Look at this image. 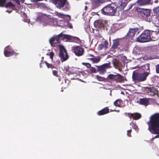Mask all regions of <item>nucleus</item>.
I'll use <instances>...</instances> for the list:
<instances>
[{"label":"nucleus","instance_id":"obj_1","mask_svg":"<svg viewBox=\"0 0 159 159\" xmlns=\"http://www.w3.org/2000/svg\"><path fill=\"white\" fill-rule=\"evenodd\" d=\"M149 129L153 134H159V113H156L150 117Z\"/></svg>","mask_w":159,"mask_h":159},{"label":"nucleus","instance_id":"obj_2","mask_svg":"<svg viewBox=\"0 0 159 159\" xmlns=\"http://www.w3.org/2000/svg\"><path fill=\"white\" fill-rule=\"evenodd\" d=\"M52 1L57 8L64 11H67L70 8L69 3L67 0H52Z\"/></svg>","mask_w":159,"mask_h":159},{"label":"nucleus","instance_id":"obj_3","mask_svg":"<svg viewBox=\"0 0 159 159\" xmlns=\"http://www.w3.org/2000/svg\"><path fill=\"white\" fill-rule=\"evenodd\" d=\"M117 7L114 4H108L101 10L102 13L106 15H113L116 12Z\"/></svg>","mask_w":159,"mask_h":159},{"label":"nucleus","instance_id":"obj_4","mask_svg":"<svg viewBox=\"0 0 159 159\" xmlns=\"http://www.w3.org/2000/svg\"><path fill=\"white\" fill-rule=\"evenodd\" d=\"M151 30H146L136 38V41L140 43H144L150 41Z\"/></svg>","mask_w":159,"mask_h":159},{"label":"nucleus","instance_id":"obj_5","mask_svg":"<svg viewBox=\"0 0 159 159\" xmlns=\"http://www.w3.org/2000/svg\"><path fill=\"white\" fill-rule=\"evenodd\" d=\"M148 74L147 72L139 73L134 72L133 73L132 78L134 80L138 82H142L146 80Z\"/></svg>","mask_w":159,"mask_h":159},{"label":"nucleus","instance_id":"obj_6","mask_svg":"<svg viewBox=\"0 0 159 159\" xmlns=\"http://www.w3.org/2000/svg\"><path fill=\"white\" fill-rule=\"evenodd\" d=\"M59 51V56L61 62L65 61L68 59L69 56L67 54V51L63 46H60Z\"/></svg>","mask_w":159,"mask_h":159},{"label":"nucleus","instance_id":"obj_7","mask_svg":"<svg viewBox=\"0 0 159 159\" xmlns=\"http://www.w3.org/2000/svg\"><path fill=\"white\" fill-rule=\"evenodd\" d=\"M107 78L117 82L121 83L123 81L124 78L123 76L119 74L114 75L112 74H109Z\"/></svg>","mask_w":159,"mask_h":159},{"label":"nucleus","instance_id":"obj_8","mask_svg":"<svg viewBox=\"0 0 159 159\" xmlns=\"http://www.w3.org/2000/svg\"><path fill=\"white\" fill-rule=\"evenodd\" d=\"M61 34L58 35L54 36L49 39V42L51 46L52 47H55L56 44L59 43L60 40H61Z\"/></svg>","mask_w":159,"mask_h":159},{"label":"nucleus","instance_id":"obj_9","mask_svg":"<svg viewBox=\"0 0 159 159\" xmlns=\"http://www.w3.org/2000/svg\"><path fill=\"white\" fill-rule=\"evenodd\" d=\"M107 23V21L100 19L96 20L94 22V24L95 27L98 28V30H104L105 26Z\"/></svg>","mask_w":159,"mask_h":159},{"label":"nucleus","instance_id":"obj_10","mask_svg":"<svg viewBox=\"0 0 159 159\" xmlns=\"http://www.w3.org/2000/svg\"><path fill=\"white\" fill-rule=\"evenodd\" d=\"M72 50L75 55L77 56L83 55L84 52V49L80 46L73 47Z\"/></svg>","mask_w":159,"mask_h":159},{"label":"nucleus","instance_id":"obj_11","mask_svg":"<svg viewBox=\"0 0 159 159\" xmlns=\"http://www.w3.org/2000/svg\"><path fill=\"white\" fill-rule=\"evenodd\" d=\"M110 63L104 64L101 66H96L98 67V71L101 74H103L106 72L107 69L109 68L110 67Z\"/></svg>","mask_w":159,"mask_h":159},{"label":"nucleus","instance_id":"obj_12","mask_svg":"<svg viewBox=\"0 0 159 159\" xmlns=\"http://www.w3.org/2000/svg\"><path fill=\"white\" fill-rule=\"evenodd\" d=\"M139 29L138 28H130L127 33L126 36L129 38H133L135 35V33Z\"/></svg>","mask_w":159,"mask_h":159},{"label":"nucleus","instance_id":"obj_13","mask_svg":"<svg viewBox=\"0 0 159 159\" xmlns=\"http://www.w3.org/2000/svg\"><path fill=\"white\" fill-rule=\"evenodd\" d=\"M150 39L153 41H155L159 39V31H155L151 30L150 33Z\"/></svg>","mask_w":159,"mask_h":159},{"label":"nucleus","instance_id":"obj_14","mask_svg":"<svg viewBox=\"0 0 159 159\" xmlns=\"http://www.w3.org/2000/svg\"><path fill=\"white\" fill-rule=\"evenodd\" d=\"M9 49H7V50H4V53L6 57H8L11 56L13 55L16 56L18 54V53H17L15 52L14 50L11 51H9Z\"/></svg>","mask_w":159,"mask_h":159},{"label":"nucleus","instance_id":"obj_15","mask_svg":"<svg viewBox=\"0 0 159 159\" xmlns=\"http://www.w3.org/2000/svg\"><path fill=\"white\" fill-rule=\"evenodd\" d=\"M141 14L142 16L145 19H147L150 16V11L147 9L143 10L141 11Z\"/></svg>","mask_w":159,"mask_h":159},{"label":"nucleus","instance_id":"obj_16","mask_svg":"<svg viewBox=\"0 0 159 159\" xmlns=\"http://www.w3.org/2000/svg\"><path fill=\"white\" fill-rule=\"evenodd\" d=\"M150 64H147L141 67V69L143 71V72H147L148 75L150 73Z\"/></svg>","mask_w":159,"mask_h":159},{"label":"nucleus","instance_id":"obj_17","mask_svg":"<svg viewBox=\"0 0 159 159\" xmlns=\"http://www.w3.org/2000/svg\"><path fill=\"white\" fill-rule=\"evenodd\" d=\"M109 110L108 107H105L97 112L98 116H102L106 114L109 112Z\"/></svg>","mask_w":159,"mask_h":159},{"label":"nucleus","instance_id":"obj_18","mask_svg":"<svg viewBox=\"0 0 159 159\" xmlns=\"http://www.w3.org/2000/svg\"><path fill=\"white\" fill-rule=\"evenodd\" d=\"M148 92L150 93L152 96L157 95L158 94V91L154 88H148L147 90Z\"/></svg>","mask_w":159,"mask_h":159},{"label":"nucleus","instance_id":"obj_19","mask_svg":"<svg viewBox=\"0 0 159 159\" xmlns=\"http://www.w3.org/2000/svg\"><path fill=\"white\" fill-rule=\"evenodd\" d=\"M151 0H138L137 3L140 6L150 4L151 3Z\"/></svg>","mask_w":159,"mask_h":159},{"label":"nucleus","instance_id":"obj_20","mask_svg":"<svg viewBox=\"0 0 159 159\" xmlns=\"http://www.w3.org/2000/svg\"><path fill=\"white\" fill-rule=\"evenodd\" d=\"M139 104L141 105L147 106L149 104V100L148 98H140L139 100Z\"/></svg>","mask_w":159,"mask_h":159},{"label":"nucleus","instance_id":"obj_21","mask_svg":"<svg viewBox=\"0 0 159 159\" xmlns=\"http://www.w3.org/2000/svg\"><path fill=\"white\" fill-rule=\"evenodd\" d=\"M141 117V115L138 112H135L132 113V118L134 120H137Z\"/></svg>","mask_w":159,"mask_h":159},{"label":"nucleus","instance_id":"obj_22","mask_svg":"<svg viewBox=\"0 0 159 159\" xmlns=\"http://www.w3.org/2000/svg\"><path fill=\"white\" fill-rule=\"evenodd\" d=\"M91 56L92 57H94L91 58H88V59L91 61L93 63H98L100 61V59L99 57H94L92 55H91Z\"/></svg>","mask_w":159,"mask_h":159},{"label":"nucleus","instance_id":"obj_23","mask_svg":"<svg viewBox=\"0 0 159 159\" xmlns=\"http://www.w3.org/2000/svg\"><path fill=\"white\" fill-rule=\"evenodd\" d=\"M4 7L7 8H10L12 10H13L15 7V5L11 2H9L7 3L5 5H4Z\"/></svg>","mask_w":159,"mask_h":159},{"label":"nucleus","instance_id":"obj_24","mask_svg":"<svg viewBox=\"0 0 159 159\" xmlns=\"http://www.w3.org/2000/svg\"><path fill=\"white\" fill-rule=\"evenodd\" d=\"M61 34V36L62 40H64L65 39H66L67 41H70L71 40V37L70 35L62 34V33Z\"/></svg>","mask_w":159,"mask_h":159},{"label":"nucleus","instance_id":"obj_25","mask_svg":"<svg viewBox=\"0 0 159 159\" xmlns=\"http://www.w3.org/2000/svg\"><path fill=\"white\" fill-rule=\"evenodd\" d=\"M37 5L38 7L40 9H44L47 8L46 4L43 3L38 2L37 3Z\"/></svg>","mask_w":159,"mask_h":159},{"label":"nucleus","instance_id":"obj_26","mask_svg":"<svg viewBox=\"0 0 159 159\" xmlns=\"http://www.w3.org/2000/svg\"><path fill=\"white\" fill-rule=\"evenodd\" d=\"M93 3L96 6H99L101 4L105 2V0H94Z\"/></svg>","mask_w":159,"mask_h":159},{"label":"nucleus","instance_id":"obj_27","mask_svg":"<svg viewBox=\"0 0 159 159\" xmlns=\"http://www.w3.org/2000/svg\"><path fill=\"white\" fill-rule=\"evenodd\" d=\"M119 45V42L118 40H115L114 42L112 45L113 48L115 49L117 48Z\"/></svg>","mask_w":159,"mask_h":159},{"label":"nucleus","instance_id":"obj_28","mask_svg":"<svg viewBox=\"0 0 159 159\" xmlns=\"http://www.w3.org/2000/svg\"><path fill=\"white\" fill-rule=\"evenodd\" d=\"M114 104L116 107H120L121 105V100L119 99H117L114 102Z\"/></svg>","mask_w":159,"mask_h":159},{"label":"nucleus","instance_id":"obj_29","mask_svg":"<svg viewBox=\"0 0 159 159\" xmlns=\"http://www.w3.org/2000/svg\"><path fill=\"white\" fill-rule=\"evenodd\" d=\"M44 63L46 64L48 68L53 69L55 68V66L52 64H49L46 61H45Z\"/></svg>","mask_w":159,"mask_h":159},{"label":"nucleus","instance_id":"obj_30","mask_svg":"<svg viewBox=\"0 0 159 159\" xmlns=\"http://www.w3.org/2000/svg\"><path fill=\"white\" fill-rule=\"evenodd\" d=\"M96 79L99 81H103L105 80V78L104 77L100 76L98 75H96Z\"/></svg>","mask_w":159,"mask_h":159},{"label":"nucleus","instance_id":"obj_31","mask_svg":"<svg viewBox=\"0 0 159 159\" xmlns=\"http://www.w3.org/2000/svg\"><path fill=\"white\" fill-rule=\"evenodd\" d=\"M63 70L66 74L69 75L70 73V71H69V67H64Z\"/></svg>","mask_w":159,"mask_h":159},{"label":"nucleus","instance_id":"obj_32","mask_svg":"<svg viewBox=\"0 0 159 159\" xmlns=\"http://www.w3.org/2000/svg\"><path fill=\"white\" fill-rule=\"evenodd\" d=\"M52 74L54 76H55L57 77H59V75H58V72L57 71L55 70H52Z\"/></svg>","mask_w":159,"mask_h":159},{"label":"nucleus","instance_id":"obj_33","mask_svg":"<svg viewBox=\"0 0 159 159\" xmlns=\"http://www.w3.org/2000/svg\"><path fill=\"white\" fill-rule=\"evenodd\" d=\"M6 2V0H0V7H4Z\"/></svg>","mask_w":159,"mask_h":159},{"label":"nucleus","instance_id":"obj_34","mask_svg":"<svg viewBox=\"0 0 159 159\" xmlns=\"http://www.w3.org/2000/svg\"><path fill=\"white\" fill-rule=\"evenodd\" d=\"M104 47V45L103 44H99L98 47V50H101Z\"/></svg>","mask_w":159,"mask_h":159},{"label":"nucleus","instance_id":"obj_35","mask_svg":"<svg viewBox=\"0 0 159 159\" xmlns=\"http://www.w3.org/2000/svg\"><path fill=\"white\" fill-rule=\"evenodd\" d=\"M90 71L92 73H95L96 72V70L95 68L93 67H91L90 68Z\"/></svg>","mask_w":159,"mask_h":159},{"label":"nucleus","instance_id":"obj_36","mask_svg":"<svg viewBox=\"0 0 159 159\" xmlns=\"http://www.w3.org/2000/svg\"><path fill=\"white\" fill-rule=\"evenodd\" d=\"M131 132H132L131 129H130L128 130L127 131V135L128 137H131Z\"/></svg>","mask_w":159,"mask_h":159},{"label":"nucleus","instance_id":"obj_37","mask_svg":"<svg viewBox=\"0 0 159 159\" xmlns=\"http://www.w3.org/2000/svg\"><path fill=\"white\" fill-rule=\"evenodd\" d=\"M155 68L156 72L159 74V64L156 65Z\"/></svg>","mask_w":159,"mask_h":159},{"label":"nucleus","instance_id":"obj_38","mask_svg":"<svg viewBox=\"0 0 159 159\" xmlns=\"http://www.w3.org/2000/svg\"><path fill=\"white\" fill-rule=\"evenodd\" d=\"M125 115L126 116H128L129 117V118L131 119V118H132V113H125Z\"/></svg>","mask_w":159,"mask_h":159},{"label":"nucleus","instance_id":"obj_39","mask_svg":"<svg viewBox=\"0 0 159 159\" xmlns=\"http://www.w3.org/2000/svg\"><path fill=\"white\" fill-rule=\"evenodd\" d=\"M54 55V53L53 52H50L49 53V56L50 58L52 60L53 59V57Z\"/></svg>","mask_w":159,"mask_h":159},{"label":"nucleus","instance_id":"obj_40","mask_svg":"<svg viewBox=\"0 0 159 159\" xmlns=\"http://www.w3.org/2000/svg\"><path fill=\"white\" fill-rule=\"evenodd\" d=\"M74 39L75 40V42L76 43H79L80 42V39L78 37H74Z\"/></svg>","mask_w":159,"mask_h":159},{"label":"nucleus","instance_id":"obj_41","mask_svg":"<svg viewBox=\"0 0 159 159\" xmlns=\"http://www.w3.org/2000/svg\"><path fill=\"white\" fill-rule=\"evenodd\" d=\"M83 64H85V65L87 67L90 68L91 67V65L89 63H84Z\"/></svg>","mask_w":159,"mask_h":159},{"label":"nucleus","instance_id":"obj_42","mask_svg":"<svg viewBox=\"0 0 159 159\" xmlns=\"http://www.w3.org/2000/svg\"><path fill=\"white\" fill-rule=\"evenodd\" d=\"M7 49H9V51H11V50H13L12 49H11V48L9 47V46H7L4 50H7Z\"/></svg>","mask_w":159,"mask_h":159},{"label":"nucleus","instance_id":"obj_43","mask_svg":"<svg viewBox=\"0 0 159 159\" xmlns=\"http://www.w3.org/2000/svg\"><path fill=\"white\" fill-rule=\"evenodd\" d=\"M155 11L156 13L159 15V7L157 8L156 9Z\"/></svg>","mask_w":159,"mask_h":159},{"label":"nucleus","instance_id":"obj_44","mask_svg":"<svg viewBox=\"0 0 159 159\" xmlns=\"http://www.w3.org/2000/svg\"><path fill=\"white\" fill-rule=\"evenodd\" d=\"M104 47L106 48H107V46L108 45V42H107V41H105L104 42Z\"/></svg>","mask_w":159,"mask_h":159},{"label":"nucleus","instance_id":"obj_45","mask_svg":"<svg viewBox=\"0 0 159 159\" xmlns=\"http://www.w3.org/2000/svg\"><path fill=\"white\" fill-rule=\"evenodd\" d=\"M14 1L18 5H20V3L19 0H14Z\"/></svg>","mask_w":159,"mask_h":159},{"label":"nucleus","instance_id":"obj_46","mask_svg":"<svg viewBox=\"0 0 159 159\" xmlns=\"http://www.w3.org/2000/svg\"><path fill=\"white\" fill-rule=\"evenodd\" d=\"M12 10H12V9H11V10H6V12L8 13H10L12 12Z\"/></svg>","mask_w":159,"mask_h":159},{"label":"nucleus","instance_id":"obj_47","mask_svg":"<svg viewBox=\"0 0 159 159\" xmlns=\"http://www.w3.org/2000/svg\"><path fill=\"white\" fill-rule=\"evenodd\" d=\"M155 138H159V135H157L155 136Z\"/></svg>","mask_w":159,"mask_h":159},{"label":"nucleus","instance_id":"obj_48","mask_svg":"<svg viewBox=\"0 0 159 159\" xmlns=\"http://www.w3.org/2000/svg\"><path fill=\"white\" fill-rule=\"evenodd\" d=\"M43 62V60H42L41 61V64ZM40 67H41V64L40 65Z\"/></svg>","mask_w":159,"mask_h":159},{"label":"nucleus","instance_id":"obj_49","mask_svg":"<svg viewBox=\"0 0 159 159\" xmlns=\"http://www.w3.org/2000/svg\"><path fill=\"white\" fill-rule=\"evenodd\" d=\"M59 14L61 15H62V16H64V15H63V14H62L60 13Z\"/></svg>","mask_w":159,"mask_h":159},{"label":"nucleus","instance_id":"obj_50","mask_svg":"<svg viewBox=\"0 0 159 159\" xmlns=\"http://www.w3.org/2000/svg\"><path fill=\"white\" fill-rule=\"evenodd\" d=\"M72 27V25L70 26V28H71Z\"/></svg>","mask_w":159,"mask_h":159},{"label":"nucleus","instance_id":"obj_51","mask_svg":"<svg viewBox=\"0 0 159 159\" xmlns=\"http://www.w3.org/2000/svg\"><path fill=\"white\" fill-rule=\"evenodd\" d=\"M156 26L159 28V25H156Z\"/></svg>","mask_w":159,"mask_h":159},{"label":"nucleus","instance_id":"obj_52","mask_svg":"<svg viewBox=\"0 0 159 159\" xmlns=\"http://www.w3.org/2000/svg\"><path fill=\"white\" fill-rule=\"evenodd\" d=\"M43 57H42V59H43Z\"/></svg>","mask_w":159,"mask_h":159}]
</instances>
